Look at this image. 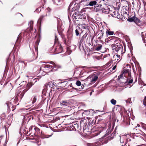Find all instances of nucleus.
<instances>
[{
	"mask_svg": "<svg viewBox=\"0 0 146 146\" xmlns=\"http://www.w3.org/2000/svg\"><path fill=\"white\" fill-rule=\"evenodd\" d=\"M72 17L76 21H79L80 19H86V15L85 13H82L77 12L73 14Z\"/></svg>",
	"mask_w": 146,
	"mask_h": 146,
	"instance_id": "obj_1",
	"label": "nucleus"
},
{
	"mask_svg": "<svg viewBox=\"0 0 146 146\" xmlns=\"http://www.w3.org/2000/svg\"><path fill=\"white\" fill-rule=\"evenodd\" d=\"M112 50L114 52H117L119 54H121L123 53V46L122 45H116L114 44L112 45Z\"/></svg>",
	"mask_w": 146,
	"mask_h": 146,
	"instance_id": "obj_2",
	"label": "nucleus"
},
{
	"mask_svg": "<svg viewBox=\"0 0 146 146\" xmlns=\"http://www.w3.org/2000/svg\"><path fill=\"white\" fill-rule=\"evenodd\" d=\"M42 69L46 72H49L53 69V67L49 64L44 65L40 67V70Z\"/></svg>",
	"mask_w": 146,
	"mask_h": 146,
	"instance_id": "obj_3",
	"label": "nucleus"
},
{
	"mask_svg": "<svg viewBox=\"0 0 146 146\" xmlns=\"http://www.w3.org/2000/svg\"><path fill=\"white\" fill-rule=\"evenodd\" d=\"M121 59L120 55L118 54H115L114 55L112 58L111 62L114 63V64H117L120 60Z\"/></svg>",
	"mask_w": 146,
	"mask_h": 146,
	"instance_id": "obj_4",
	"label": "nucleus"
},
{
	"mask_svg": "<svg viewBox=\"0 0 146 146\" xmlns=\"http://www.w3.org/2000/svg\"><path fill=\"white\" fill-rule=\"evenodd\" d=\"M57 45V46H56V45L54 46H56L55 51L57 53H60L62 50V48L60 44H58Z\"/></svg>",
	"mask_w": 146,
	"mask_h": 146,
	"instance_id": "obj_5",
	"label": "nucleus"
},
{
	"mask_svg": "<svg viewBox=\"0 0 146 146\" xmlns=\"http://www.w3.org/2000/svg\"><path fill=\"white\" fill-rule=\"evenodd\" d=\"M6 104L8 108L9 109V111H10L11 109L13 111L15 108V107L13 106L11 102H7Z\"/></svg>",
	"mask_w": 146,
	"mask_h": 146,
	"instance_id": "obj_6",
	"label": "nucleus"
},
{
	"mask_svg": "<svg viewBox=\"0 0 146 146\" xmlns=\"http://www.w3.org/2000/svg\"><path fill=\"white\" fill-rule=\"evenodd\" d=\"M86 36L87 35H84L82 36L80 42H78V45L79 47H80L81 46L82 43L84 42V41L85 39Z\"/></svg>",
	"mask_w": 146,
	"mask_h": 146,
	"instance_id": "obj_7",
	"label": "nucleus"
},
{
	"mask_svg": "<svg viewBox=\"0 0 146 146\" xmlns=\"http://www.w3.org/2000/svg\"><path fill=\"white\" fill-rule=\"evenodd\" d=\"M133 82V78L131 76H129L127 78V80L125 82V83H127L129 84L132 83Z\"/></svg>",
	"mask_w": 146,
	"mask_h": 146,
	"instance_id": "obj_8",
	"label": "nucleus"
},
{
	"mask_svg": "<svg viewBox=\"0 0 146 146\" xmlns=\"http://www.w3.org/2000/svg\"><path fill=\"white\" fill-rule=\"evenodd\" d=\"M135 23L137 25H139L141 24V21L138 18L135 17H134V21Z\"/></svg>",
	"mask_w": 146,
	"mask_h": 146,
	"instance_id": "obj_9",
	"label": "nucleus"
},
{
	"mask_svg": "<svg viewBox=\"0 0 146 146\" xmlns=\"http://www.w3.org/2000/svg\"><path fill=\"white\" fill-rule=\"evenodd\" d=\"M91 82H96L98 78V77L96 75H94L91 78Z\"/></svg>",
	"mask_w": 146,
	"mask_h": 146,
	"instance_id": "obj_10",
	"label": "nucleus"
},
{
	"mask_svg": "<svg viewBox=\"0 0 146 146\" xmlns=\"http://www.w3.org/2000/svg\"><path fill=\"white\" fill-rule=\"evenodd\" d=\"M32 84L31 82L28 83L27 85L26 88L25 89V92L27 91L32 86Z\"/></svg>",
	"mask_w": 146,
	"mask_h": 146,
	"instance_id": "obj_11",
	"label": "nucleus"
},
{
	"mask_svg": "<svg viewBox=\"0 0 146 146\" xmlns=\"http://www.w3.org/2000/svg\"><path fill=\"white\" fill-rule=\"evenodd\" d=\"M61 104L62 105L66 106H69L70 104L69 102L67 100L62 101Z\"/></svg>",
	"mask_w": 146,
	"mask_h": 146,
	"instance_id": "obj_12",
	"label": "nucleus"
},
{
	"mask_svg": "<svg viewBox=\"0 0 146 146\" xmlns=\"http://www.w3.org/2000/svg\"><path fill=\"white\" fill-rule=\"evenodd\" d=\"M111 15L112 16L116 17L119 15V13L117 11H115L111 13Z\"/></svg>",
	"mask_w": 146,
	"mask_h": 146,
	"instance_id": "obj_13",
	"label": "nucleus"
},
{
	"mask_svg": "<svg viewBox=\"0 0 146 146\" xmlns=\"http://www.w3.org/2000/svg\"><path fill=\"white\" fill-rule=\"evenodd\" d=\"M97 3V2L95 1H92L89 2L88 5L90 6H93L95 5Z\"/></svg>",
	"mask_w": 146,
	"mask_h": 146,
	"instance_id": "obj_14",
	"label": "nucleus"
},
{
	"mask_svg": "<svg viewBox=\"0 0 146 146\" xmlns=\"http://www.w3.org/2000/svg\"><path fill=\"white\" fill-rule=\"evenodd\" d=\"M106 33L107 35H113L114 32L113 31H110L108 30H107L106 31Z\"/></svg>",
	"mask_w": 146,
	"mask_h": 146,
	"instance_id": "obj_15",
	"label": "nucleus"
},
{
	"mask_svg": "<svg viewBox=\"0 0 146 146\" xmlns=\"http://www.w3.org/2000/svg\"><path fill=\"white\" fill-rule=\"evenodd\" d=\"M33 21H31L29 23V24L30 27V29H32L33 28Z\"/></svg>",
	"mask_w": 146,
	"mask_h": 146,
	"instance_id": "obj_16",
	"label": "nucleus"
},
{
	"mask_svg": "<svg viewBox=\"0 0 146 146\" xmlns=\"http://www.w3.org/2000/svg\"><path fill=\"white\" fill-rule=\"evenodd\" d=\"M52 66L53 67V68H55L56 69V68H60L61 67V66H60L58 65L57 64H55V63L54 65L53 66ZM53 70H57L56 69H53Z\"/></svg>",
	"mask_w": 146,
	"mask_h": 146,
	"instance_id": "obj_17",
	"label": "nucleus"
},
{
	"mask_svg": "<svg viewBox=\"0 0 146 146\" xmlns=\"http://www.w3.org/2000/svg\"><path fill=\"white\" fill-rule=\"evenodd\" d=\"M47 15V14H46V15H42L40 17V18H39V19H38V23L41 22V20L44 17H45V16H46Z\"/></svg>",
	"mask_w": 146,
	"mask_h": 146,
	"instance_id": "obj_18",
	"label": "nucleus"
},
{
	"mask_svg": "<svg viewBox=\"0 0 146 146\" xmlns=\"http://www.w3.org/2000/svg\"><path fill=\"white\" fill-rule=\"evenodd\" d=\"M102 46L101 44L98 45L96 47V50L97 51H99L102 48Z\"/></svg>",
	"mask_w": 146,
	"mask_h": 146,
	"instance_id": "obj_19",
	"label": "nucleus"
},
{
	"mask_svg": "<svg viewBox=\"0 0 146 146\" xmlns=\"http://www.w3.org/2000/svg\"><path fill=\"white\" fill-rule=\"evenodd\" d=\"M32 103L33 104L34 103L36 102V96H33L32 98Z\"/></svg>",
	"mask_w": 146,
	"mask_h": 146,
	"instance_id": "obj_20",
	"label": "nucleus"
},
{
	"mask_svg": "<svg viewBox=\"0 0 146 146\" xmlns=\"http://www.w3.org/2000/svg\"><path fill=\"white\" fill-rule=\"evenodd\" d=\"M26 92H25V90H23V91L21 93V94L20 95V97L21 98V99L25 93Z\"/></svg>",
	"mask_w": 146,
	"mask_h": 146,
	"instance_id": "obj_21",
	"label": "nucleus"
},
{
	"mask_svg": "<svg viewBox=\"0 0 146 146\" xmlns=\"http://www.w3.org/2000/svg\"><path fill=\"white\" fill-rule=\"evenodd\" d=\"M110 102L113 105H115L116 104V101L113 99H112L111 100Z\"/></svg>",
	"mask_w": 146,
	"mask_h": 146,
	"instance_id": "obj_22",
	"label": "nucleus"
},
{
	"mask_svg": "<svg viewBox=\"0 0 146 146\" xmlns=\"http://www.w3.org/2000/svg\"><path fill=\"white\" fill-rule=\"evenodd\" d=\"M142 127L146 130V125L143 123H141Z\"/></svg>",
	"mask_w": 146,
	"mask_h": 146,
	"instance_id": "obj_23",
	"label": "nucleus"
},
{
	"mask_svg": "<svg viewBox=\"0 0 146 146\" xmlns=\"http://www.w3.org/2000/svg\"><path fill=\"white\" fill-rule=\"evenodd\" d=\"M58 39L57 37L56 36H55V41H54V45H55L56 44H58Z\"/></svg>",
	"mask_w": 146,
	"mask_h": 146,
	"instance_id": "obj_24",
	"label": "nucleus"
},
{
	"mask_svg": "<svg viewBox=\"0 0 146 146\" xmlns=\"http://www.w3.org/2000/svg\"><path fill=\"white\" fill-rule=\"evenodd\" d=\"M134 17H133L128 19V21L131 22L134 21Z\"/></svg>",
	"mask_w": 146,
	"mask_h": 146,
	"instance_id": "obj_25",
	"label": "nucleus"
},
{
	"mask_svg": "<svg viewBox=\"0 0 146 146\" xmlns=\"http://www.w3.org/2000/svg\"><path fill=\"white\" fill-rule=\"evenodd\" d=\"M76 84L77 86H80L81 85V82L80 81L78 80L76 82Z\"/></svg>",
	"mask_w": 146,
	"mask_h": 146,
	"instance_id": "obj_26",
	"label": "nucleus"
},
{
	"mask_svg": "<svg viewBox=\"0 0 146 146\" xmlns=\"http://www.w3.org/2000/svg\"><path fill=\"white\" fill-rule=\"evenodd\" d=\"M125 73V72L123 73V74H121L120 76H118V78L119 79H121L122 77L123 76V74Z\"/></svg>",
	"mask_w": 146,
	"mask_h": 146,
	"instance_id": "obj_27",
	"label": "nucleus"
},
{
	"mask_svg": "<svg viewBox=\"0 0 146 146\" xmlns=\"http://www.w3.org/2000/svg\"><path fill=\"white\" fill-rule=\"evenodd\" d=\"M75 33L76 36H78L79 34V32L77 29L75 30Z\"/></svg>",
	"mask_w": 146,
	"mask_h": 146,
	"instance_id": "obj_28",
	"label": "nucleus"
},
{
	"mask_svg": "<svg viewBox=\"0 0 146 146\" xmlns=\"http://www.w3.org/2000/svg\"><path fill=\"white\" fill-rule=\"evenodd\" d=\"M46 12H49L51 11V9L49 8L48 7L46 9Z\"/></svg>",
	"mask_w": 146,
	"mask_h": 146,
	"instance_id": "obj_29",
	"label": "nucleus"
},
{
	"mask_svg": "<svg viewBox=\"0 0 146 146\" xmlns=\"http://www.w3.org/2000/svg\"><path fill=\"white\" fill-rule=\"evenodd\" d=\"M116 68V65H115V66H114L112 68V71H113L114 72H115V69Z\"/></svg>",
	"mask_w": 146,
	"mask_h": 146,
	"instance_id": "obj_30",
	"label": "nucleus"
},
{
	"mask_svg": "<svg viewBox=\"0 0 146 146\" xmlns=\"http://www.w3.org/2000/svg\"><path fill=\"white\" fill-rule=\"evenodd\" d=\"M144 33H145V35L146 36V32H145L142 33V38H143V40L144 38V34H144Z\"/></svg>",
	"mask_w": 146,
	"mask_h": 146,
	"instance_id": "obj_31",
	"label": "nucleus"
},
{
	"mask_svg": "<svg viewBox=\"0 0 146 146\" xmlns=\"http://www.w3.org/2000/svg\"><path fill=\"white\" fill-rule=\"evenodd\" d=\"M131 98H129L127 100L126 102H127L129 103H131Z\"/></svg>",
	"mask_w": 146,
	"mask_h": 146,
	"instance_id": "obj_32",
	"label": "nucleus"
},
{
	"mask_svg": "<svg viewBox=\"0 0 146 146\" xmlns=\"http://www.w3.org/2000/svg\"><path fill=\"white\" fill-rule=\"evenodd\" d=\"M39 41H38V40H37L36 41V45H37V46L38 45L39 43Z\"/></svg>",
	"mask_w": 146,
	"mask_h": 146,
	"instance_id": "obj_33",
	"label": "nucleus"
},
{
	"mask_svg": "<svg viewBox=\"0 0 146 146\" xmlns=\"http://www.w3.org/2000/svg\"><path fill=\"white\" fill-rule=\"evenodd\" d=\"M74 3H71L69 6V8H68V10H69L70 9V7H71V5L73 4Z\"/></svg>",
	"mask_w": 146,
	"mask_h": 146,
	"instance_id": "obj_34",
	"label": "nucleus"
},
{
	"mask_svg": "<svg viewBox=\"0 0 146 146\" xmlns=\"http://www.w3.org/2000/svg\"><path fill=\"white\" fill-rule=\"evenodd\" d=\"M50 64H52V65H53V66L54 65V64H55L54 62H52V61H51V62H50Z\"/></svg>",
	"mask_w": 146,
	"mask_h": 146,
	"instance_id": "obj_35",
	"label": "nucleus"
},
{
	"mask_svg": "<svg viewBox=\"0 0 146 146\" xmlns=\"http://www.w3.org/2000/svg\"><path fill=\"white\" fill-rule=\"evenodd\" d=\"M140 127V125L138 124H137V126L135 127L137 128V127Z\"/></svg>",
	"mask_w": 146,
	"mask_h": 146,
	"instance_id": "obj_36",
	"label": "nucleus"
},
{
	"mask_svg": "<svg viewBox=\"0 0 146 146\" xmlns=\"http://www.w3.org/2000/svg\"><path fill=\"white\" fill-rule=\"evenodd\" d=\"M86 112H88V114H89L90 113V111H89L88 110H87L86 111L84 112V113Z\"/></svg>",
	"mask_w": 146,
	"mask_h": 146,
	"instance_id": "obj_37",
	"label": "nucleus"
},
{
	"mask_svg": "<svg viewBox=\"0 0 146 146\" xmlns=\"http://www.w3.org/2000/svg\"><path fill=\"white\" fill-rule=\"evenodd\" d=\"M35 48L36 50H37V48L36 47H35Z\"/></svg>",
	"mask_w": 146,
	"mask_h": 146,
	"instance_id": "obj_38",
	"label": "nucleus"
},
{
	"mask_svg": "<svg viewBox=\"0 0 146 146\" xmlns=\"http://www.w3.org/2000/svg\"><path fill=\"white\" fill-rule=\"evenodd\" d=\"M103 34H104V33H102V36H103Z\"/></svg>",
	"mask_w": 146,
	"mask_h": 146,
	"instance_id": "obj_39",
	"label": "nucleus"
},
{
	"mask_svg": "<svg viewBox=\"0 0 146 146\" xmlns=\"http://www.w3.org/2000/svg\"><path fill=\"white\" fill-rule=\"evenodd\" d=\"M120 137V142H121V143H123V141H122V142H121V137Z\"/></svg>",
	"mask_w": 146,
	"mask_h": 146,
	"instance_id": "obj_40",
	"label": "nucleus"
},
{
	"mask_svg": "<svg viewBox=\"0 0 146 146\" xmlns=\"http://www.w3.org/2000/svg\"><path fill=\"white\" fill-rule=\"evenodd\" d=\"M74 89H75V90H78V89H76V88H74Z\"/></svg>",
	"mask_w": 146,
	"mask_h": 146,
	"instance_id": "obj_41",
	"label": "nucleus"
},
{
	"mask_svg": "<svg viewBox=\"0 0 146 146\" xmlns=\"http://www.w3.org/2000/svg\"><path fill=\"white\" fill-rule=\"evenodd\" d=\"M48 86V84H47V85H45V86H47H47Z\"/></svg>",
	"mask_w": 146,
	"mask_h": 146,
	"instance_id": "obj_42",
	"label": "nucleus"
},
{
	"mask_svg": "<svg viewBox=\"0 0 146 146\" xmlns=\"http://www.w3.org/2000/svg\"><path fill=\"white\" fill-rule=\"evenodd\" d=\"M88 38H87V41L88 40Z\"/></svg>",
	"mask_w": 146,
	"mask_h": 146,
	"instance_id": "obj_43",
	"label": "nucleus"
},
{
	"mask_svg": "<svg viewBox=\"0 0 146 146\" xmlns=\"http://www.w3.org/2000/svg\"><path fill=\"white\" fill-rule=\"evenodd\" d=\"M91 93H92V92H91L90 93V95H91Z\"/></svg>",
	"mask_w": 146,
	"mask_h": 146,
	"instance_id": "obj_44",
	"label": "nucleus"
},
{
	"mask_svg": "<svg viewBox=\"0 0 146 146\" xmlns=\"http://www.w3.org/2000/svg\"><path fill=\"white\" fill-rule=\"evenodd\" d=\"M38 146H39V145H40V144H38Z\"/></svg>",
	"mask_w": 146,
	"mask_h": 146,
	"instance_id": "obj_45",
	"label": "nucleus"
},
{
	"mask_svg": "<svg viewBox=\"0 0 146 146\" xmlns=\"http://www.w3.org/2000/svg\"><path fill=\"white\" fill-rule=\"evenodd\" d=\"M145 99H146V97H145Z\"/></svg>",
	"mask_w": 146,
	"mask_h": 146,
	"instance_id": "obj_46",
	"label": "nucleus"
},
{
	"mask_svg": "<svg viewBox=\"0 0 146 146\" xmlns=\"http://www.w3.org/2000/svg\"><path fill=\"white\" fill-rule=\"evenodd\" d=\"M103 1H104L105 0H102Z\"/></svg>",
	"mask_w": 146,
	"mask_h": 146,
	"instance_id": "obj_47",
	"label": "nucleus"
},
{
	"mask_svg": "<svg viewBox=\"0 0 146 146\" xmlns=\"http://www.w3.org/2000/svg\"><path fill=\"white\" fill-rule=\"evenodd\" d=\"M27 77H28V76H27Z\"/></svg>",
	"mask_w": 146,
	"mask_h": 146,
	"instance_id": "obj_48",
	"label": "nucleus"
},
{
	"mask_svg": "<svg viewBox=\"0 0 146 146\" xmlns=\"http://www.w3.org/2000/svg\"><path fill=\"white\" fill-rule=\"evenodd\" d=\"M50 83V82H49V84H48V85H49V84Z\"/></svg>",
	"mask_w": 146,
	"mask_h": 146,
	"instance_id": "obj_49",
	"label": "nucleus"
}]
</instances>
